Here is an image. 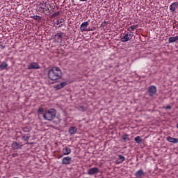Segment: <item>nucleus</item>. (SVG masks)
<instances>
[{
    "instance_id": "nucleus-25",
    "label": "nucleus",
    "mask_w": 178,
    "mask_h": 178,
    "mask_svg": "<svg viewBox=\"0 0 178 178\" xmlns=\"http://www.w3.org/2000/svg\"><path fill=\"white\" fill-rule=\"evenodd\" d=\"M122 138L124 143H126L127 141H130V138H129L128 134H125V135L122 136Z\"/></svg>"
},
{
    "instance_id": "nucleus-34",
    "label": "nucleus",
    "mask_w": 178,
    "mask_h": 178,
    "mask_svg": "<svg viewBox=\"0 0 178 178\" xmlns=\"http://www.w3.org/2000/svg\"><path fill=\"white\" fill-rule=\"evenodd\" d=\"M60 158H63V155L60 154L58 156V159H60Z\"/></svg>"
},
{
    "instance_id": "nucleus-18",
    "label": "nucleus",
    "mask_w": 178,
    "mask_h": 178,
    "mask_svg": "<svg viewBox=\"0 0 178 178\" xmlns=\"http://www.w3.org/2000/svg\"><path fill=\"white\" fill-rule=\"evenodd\" d=\"M135 176L136 177H141V176H144V171L142 169L138 170L136 172Z\"/></svg>"
},
{
    "instance_id": "nucleus-20",
    "label": "nucleus",
    "mask_w": 178,
    "mask_h": 178,
    "mask_svg": "<svg viewBox=\"0 0 178 178\" xmlns=\"http://www.w3.org/2000/svg\"><path fill=\"white\" fill-rule=\"evenodd\" d=\"M137 27H138V25H133L130 27H129L127 29L128 31H129L131 33V34H132V31H134L136 30V29H137Z\"/></svg>"
},
{
    "instance_id": "nucleus-12",
    "label": "nucleus",
    "mask_w": 178,
    "mask_h": 178,
    "mask_svg": "<svg viewBox=\"0 0 178 178\" xmlns=\"http://www.w3.org/2000/svg\"><path fill=\"white\" fill-rule=\"evenodd\" d=\"M87 27H88V22H85L82 23L80 26L81 31H87Z\"/></svg>"
},
{
    "instance_id": "nucleus-14",
    "label": "nucleus",
    "mask_w": 178,
    "mask_h": 178,
    "mask_svg": "<svg viewBox=\"0 0 178 178\" xmlns=\"http://www.w3.org/2000/svg\"><path fill=\"white\" fill-rule=\"evenodd\" d=\"M69 133L71 136H73V134H76L77 133V128L76 127H71L69 129Z\"/></svg>"
},
{
    "instance_id": "nucleus-13",
    "label": "nucleus",
    "mask_w": 178,
    "mask_h": 178,
    "mask_svg": "<svg viewBox=\"0 0 178 178\" xmlns=\"http://www.w3.org/2000/svg\"><path fill=\"white\" fill-rule=\"evenodd\" d=\"M167 141L169 143H172V144H177L178 139L176 138H172L170 136L167 137Z\"/></svg>"
},
{
    "instance_id": "nucleus-32",
    "label": "nucleus",
    "mask_w": 178,
    "mask_h": 178,
    "mask_svg": "<svg viewBox=\"0 0 178 178\" xmlns=\"http://www.w3.org/2000/svg\"><path fill=\"white\" fill-rule=\"evenodd\" d=\"M171 108H172V106L168 105V106H166L165 107V109H171Z\"/></svg>"
},
{
    "instance_id": "nucleus-5",
    "label": "nucleus",
    "mask_w": 178,
    "mask_h": 178,
    "mask_svg": "<svg viewBox=\"0 0 178 178\" xmlns=\"http://www.w3.org/2000/svg\"><path fill=\"white\" fill-rule=\"evenodd\" d=\"M88 175L92 176L93 175H97V173H99V169L97 167L92 168L88 170Z\"/></svg>"
},
{
    "instance_id": "nucleus-27",
    "label": "nucleus",
    "mask_w": 178,
    "mask_h": 178,
    "mask_svg": "<svg viewBox=\"0 0 178 178\" xmlns=\"http://www.w3.org/2000/svg\"><path fill=\"white\" fill-rule=\"evenodd\" d=\"M22 139H23L24 141H29L30 140V136L23 135L22 136Z\"/></svg>"
},
{
    "instance_id": "nucleus-15",
    "label": "nucleus",
    "mask_w": 178,
    "mask_h": 178,
    "mask_svg": "<svg viewBox=\"0 0 178 178\" xmlns=\"http://www.w3.org/2000/svg\"><path fill=\"white\" fill-rule=\"evenodd\" d=\"M63 155H70V154H72V149H70L69 147L63 148Z\"/></svg>"
},
{
    "instance_id": "nucleus-19",
    "label": "nucleus",
    "mask_w": 178,
    "mask_h": 178,
    "mask_svg": "<svg viewBox=\"0 0 178 178\" xmlns=\"http://www.w3.org/2000/svg\"><path fill=\"white\" fill-rule=\"evenodd\" d=\"M176 41H178V36L175 37H170L168 38V42L172 44L173 42H176Z\"/></svg>"
},
{
    "instance_id": "nucleus-30",
    "label": "nucleus",
    "mask_w": 178,
    "mask_h": 178,
    "mask_svg": "<svg viewBox=\"0 0 178 178\" xmlns=\"http://www.w3.org/2000/svg\"><path fill=\"white\" fill-rule=\"evenodd\" d=\"M60 85H61V87L63 88V87H66V86H67V82H62L60 83Z\"/></svg>"
},
{
    "instance_id": "nucleus-35",
    "label": "nucleus",
    "mask_w": 178,
    "mask_h": 178,
    "mask_svg": "<svg viewBox=\"0 0 178 178\" xmlns=\"http://www.w3.org/2000/svg\"><path fill=\"white\" fill-rule=\"evenodd\" d=\"M0 48H1V49H3L5 48V46L0 44Z\"/></svg>"
},
{
    "instance_id": "nucleus-16",
    "label": "nucleus",
    "mask_w": 178,
    "mask_h": 178,
    "mask_svg": "<svg viewBox=\"0 0 178 178\" xmlns=\"http://www.w3.org/2000/svg\"><path fill=\"white\" fill-rule=\"evenodd\" d=\"M65 23V20L63 19H58L56 20V26H58V27H62V26H63V24Z\"/></svg>"
},
{
    "instance_id": "nucleus-11",
    "label": "nucleus",
    "mask_w": 178,
    "mask_h": 178,
    "mask_svg": "<svg viewBox=\"0 0 178 178\" xmlns=\"http://www.w3.org/2000/svg\"><path fill=\"white\" fill-rule=\"evenodd\" d=\"M178 7V3L174 2L170 6V10L172 13H175L176 12V8Z\"/></svg>"
},
{
    "instance_id": "nucleus-1",
    "label": "nucleus",
    "mask_w": 178,
    "mask_h": 178,
    "mask_svg": "<svg viewBox=\"0 0 178 178\" xmlns=\"http://www.w3.org/2000/svg\"><path fill=\"white\" fill-rule=\"evenodd\" d=\"M62 77V70L58 67H53L48 72V78L51 81H56Z\"/></svg>"
},
{
    "instance_id": "nucleus-21",
    "label": "nucleus",
    "mask_w": 178,
    "mask_h": 178,
    "mask_svg": "<svg viewBox=\"0 0 178 178\" xmlns=\"http://www.w3.org/2000/svg\"><path fill=\"white\" fill-rule=\"evenodd\" d=\"M5 69H8V63L3 62L0 65V70H5Z\"/></svg>"
},
{
    "instance_id": "nucleus-33",
    "label": "nucleus",
    "mask_w": 178,
    "mask_h": 178,
    "mask_svg": "<svg viewBox=\"0 0 178 178\" xmlns=\"http://www.w3.org/2000/svg\"><path fill=\"white\" fill-rule=\"evenodd\" d=\"M102 26H103L104 27V26H106V22H103L102 23Z\"/></svg>"
},
{
    "instance_id": "nucleus-36",
    "label": "nucleus",
    "mask_w": 178,
    "mask_h": 178,
    "mask_svg": "<svg viewBox=\"0 0 178 178\" xmlns=\"http://www.w3.org/2000/svg\"><path fill=\"white\" fill-rule=\"evenodd\" d=\"M80 1H81L82 2H84V1H87V0H80Z\"/></svg>"
},
{
    "instance_id": "nucleus-9",
    "label": "nucleus",
    "mask_w": 178,
    "mask_h": 178,
    "mask_svg": "<svg viewBox=\"0 0 178 178\" xmlns=\"http://www.w3.org/2000/svg\"><path fill=\"white\" fill-rule=\"evenodd\" d=\"M54 38L57 42H62L63 38V33H58L54 35Z\"/></svg>"
},
{
    "instance_id": "nucleus-26",
    "label": "nucleus",
    "mask_w": 178,
    "mask_h": 178,
    "mask_svg": "<svg viewBox=\"0 0 178 178\" xmlns=\"http://www.w3.org/2000/svg\"><path fill=\"white\" fill-rule=\"evenodd\" d=\"M59 15H60V12L57 11V12L54 13L53 15H51V19H55V17H58V16H59Z\"/></svg>"
},
{
    "instance_id": "nucleus-7",
    "label": "nucleus",
    "mask_w": 178,
    "mask_h": 178,
    "mask_svg": "<svg viewBox=\"0 0 178 178\" xmlns=\"http://www.w3.org/2000/svg\"><path fill=\"white\" fill-rule=\"evenodd\" d=\"M11 147L13 149H22V147H23V145L17 142H13Z\"/></svg>"
},
{
    "instance_id": "nucleus-10",
    "label": "nucleus",
    "mask_w": 178,
    "mask_h": 178,
    "mask_svg": "<svg viewBox=\"0 0 178 178\" xmlns=\"http://www.w3.org/2000/svg\"><path fill=\"white\" fill-rule=\"evenodd\" d=\"M72 162V157H64L62 159V165H70V163Z\"/></svg>"
},
{
    "instance_id": "nucleus-6",
    "label": "nucleus",
    "mask_w": 178,
    "mask_h": 178,
    "mask_svg": "<svg viewBox=\"0 0 178 178\" xmlns=\"http://www.w3.org/2000/svg\"><path fill=\"white\" fill-rule=\"evenodd\" d=\"M149 95L154 97L156 94V87L155 86H151L148 90Z\"/></svg>"
},
{
    "instance_id": "nucleus-29",
    "label": "nucleus",
    "mask_w": 178,
    "mask_h": 178,
    "mask_svg": "<svg viewBox=\"0 0 178 178\" xmlns=\"http://www.w3.org/2000/svg\"><path fill=\"white\" fill-rule=\"evenodd\" d=\"M55 88H56V90H60L63 88H62V86H61V85L60 83V84L56 85Z\"/></svg>"
},
{
    "instance_id": "nucleus-17",
    "label": "nucleus",
    "mask_w": 178,
    "mask_h": 178,
    "mask_svg": "<svg viewBox=\"0 0 178 178\" xmlns=\"http://www.w3.org/2000/svg\"><path fill=\"white\" fill-rule=\"evenodd\" d=\"M118 157L120 160H117V163H122V162H124L126 158L124 156H122V154H119Z\"/></svg>"
},
{
    "instance_id": "nucleus-4",
    "label": "nucleus",
    "mask_w": 178,
    "mask_h": 178,
    "mask_svg": "<svg viewBox=\"0 0 178 178\" xmlns=\"http://www.w3.org/2000/svg\"><path fill=\"white\" fill-rule=\"evenodd\" d=\"M133 33H125L124 37L121 38V41L122 42H127V41H130L133 38Z\"/></svg>"
},
{
    "instance_id": "nucleus-3",
    "label": "nucleus",
    "mask_w": 178,
    "mask_h": 178,
    "mask_svg": "<svg viewBox=\"0 0 178 178\" xmlns=\"http://www.w3.org/2000/svg\"><path fill=\"white\" fill-rule=\"evenodd\" d=\"M37 12L39 13H45L46 12H49V4L48 2L42 1L39 4H38Z\"/></svg>"
},
{
    "instance_id": "nucleus-2",
    "label": "nucleus",
    "mask_w": 178,
    "mask_h": 178,
    "mask_svg": "<svg viewBox=\"0 0 178 178\" xmlns=\"http://www.w3.org/2000/svg\"><path fill=\"white\" fill-rule=\"evenodd\" d=\"M56 117V110L54 108H49L48 110H45L43 112V118L44 120H48L51 122V120H54Z\"/></svg>"
},
{
    "instance_id": "nucleus-31",
    "label": "nucleus",
    "mask_w": 178,
    "mask_h": 178,
    "mask_svg": "<svg viewBox=\"0 0 178 178\" xmlns=\"http://www.w3.org/2000/svg\"><path fill=\"white\" fill-rule=\"evenodd\" d=\"M23 131L24 133H27V132L30 131V129H29V128H27V127H25V128H24Z\"/></svg>"
},
{
    "instance_id": "nucleus-22",
    "label": "nucleus",
    "mask_w": 178,
    "mask_h": 178,
    "mask_svg": "<svg viewBox=\"0 0 178 178\" xmlns=\"http://www.w3.org/2000/svg\"><path fill=\"white\" fill-rule=\"evenodd\" d=\"M134 141H136L137 144H141V143H143V139L140 136H138L134 138Z\"/></svg>"
},
{
    "instance_id": "nucleus-23",
    "label": "nucleus",
    "mask_w": 178,
    "mask_h": 178,
    "mask_svg": "<svg viewBox=\"0 0 178 178\" xmlns=\"http://www.w3.org/2000/svg\"><path fill=\"white\" fill-rule=\"evenodd\" d=\"M31 17V19H34L37 22H41L42 17H40V15H33Z\"/></svg>"
},
{
    "instance_id": "nucleus-8",
    "label": "nucleus",
    "mask_w": 178,
    "mask_h": 178,
    "mask_svg": "<svg viewBox=\"0 0 178 178\" xmlns=\"http://www.w3.org/2000/svg\"><path fill=\"white\" fill-rule=\"evenodd\" d=\"M40 65H38V63H31L28 65V70H31V69H40Z\"/></svg>"
},
{
    "instance_id": "nucleus-24",
    "label": "nucleus",
    "mask_w": 178,
    "mask_h": 178,
    "mask_svg": "<svg viewBox=\"0 0 178 178\" xmlns=\"http://www.w3.org/2000/svg\"><path fill=\"white\" fill-rule=\"evenodd\" d=\"M77 109L81 112H86V111H87V108L84 106H78Z\"/></svg>"
},
{
    "instance_id": "nucleus-28",
    "label": "nucleus",
    "mask_w": 178,
    "mask_h": 178,
    "mask_svg": "<svg viewBox=\"0 0 178 178\" xmlns=\"http://www.w3.org/2000/svg\"><path fill=\"white\" fill-rule=\"evenodd\" d=\"M38 113H40V115H43V113H44V108H39L38 109Z\"/></svg>"
}]
</instances>
